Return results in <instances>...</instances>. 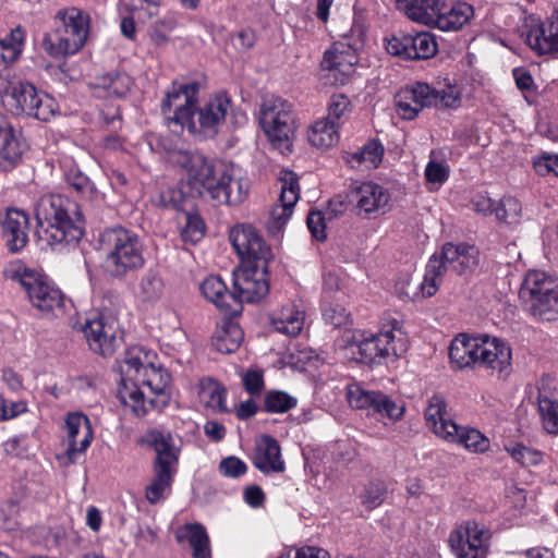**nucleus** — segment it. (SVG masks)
I'll list each match as a JSON object with an SVG mask.
<instances>
[{
	"instance_id": "nucleus-12",
	"label": "nucleus",
	"mask_w": 558,
	"mask_h": 558,
	"mask_svg": "<svg viewBox=\"0 0 558 558\" xmlns=\"http://www.w3.org/2000/svg\"><path fill=\"white\" fill-rule=\"evenodd\" d=\"M258 120L260 126L277 148L288 149L294 131V118L292 105L275 95H267L259 106Z\"/></svg>"
},
{
	"instance_id": "nucleus-29",
	"label": "nucleus",
	"mask_w": 558,
	"mask_h": 558,
	"mask_svg": "<svg viewBox=\"0 0 558 558\" xmlns=\"http://www.w3.org/2000/svg\"><path fill=\"white\" fill-rule=\"evenodd\" d=\"M253 464L260 472L281 473L286 470L281 459V450L278 441L270 436H263L256 444Z\"/></svg>"
},
{
	"instance_id": "nucleus-59",
	"label": "nucleus",
	"mask_w": 558,
	"mask_h": 558,
	"mask_svg": "<svg viewBox=\"0 0 558 558\" xmlns=\"http://www.w3.org/2000/svg\"><path fill=\"white\" fill-rule=\"evenodd\" d=\"M220 472L227 477H239L246 473V464L236 457H228L219 464Z\"/></svg>"
},
{
	"instance_id": "nucleus-28",
	"label": "nucleus",
	"mask_w": 558,
	"mask_h": 558,
	"mask_svg": "<svg viewBox=\"0 0 558 558\" xmlns=\"http://www.w3.org/2000/svg\"><path fill=\"white\" fill-rule=\"evenodd\" d=\"M146 441L156 452L154 468L177 470L180 450L169 432L151 429L146 434Z\"/></svg>"
},
{
	"instance_id": "nucleus-39",
	"label": "nucleus",
	"mask_w": 558,
	"mask_h": 558,
	"mask_svg": "<svg viewBox=\"0 0 558 558\" xmlns=\"http://www.w3.org/2000/svg\"><path fill=\"white\" fill-rule=\"evenodd\" d=\"M63 177L70 187L88 201H97L101 197L94 183L70 159L62 162Z\"/></svg>"
},
{
	"instance_id": "nucleus-9",
	"label": "nucleus",
	"mask_w": 558,
	"mask_h": 558,
	"mask_svg": "<svg viewBox=\"0 0 558 558\" xmlns=\"http://www.w3.org/2000/svg\"><path fill=\"white\" fill-rule=\"evenodd\" d=\"M4 276L22 287L32 306L38 311L52 313L63 307L62 292L45 275L21 260L11 262L4 269Z\"/></svg>"
},
{
	"instance_id": "nucleus-37",
	"label": "nucleus",
	"mask_w": 558,
	"mask_h": 558,
	"mask_svg": "<svg viewBox=\"0 0 558 558\" xmlns=\"http://www.w3.org/2000/svg\"><path fill=\"white\" fill-rule=\"evenodd\" d=\"M244 333L240 325L232 320H223L213 336V347L221 353L236 351L243 342Z\"/></svg>"
},
{
	"instance_id": "nucleus-48",
	"label": "nucleus",
	"mask_w": 558,
	"mask_h": 558,
	"mask_svg": "<svg viewBox=\"0 0 558 558\" xmlns=\"http://www.w3.org/2000/svg\"><path fill=\"white\" fill-rule=\"evenodd\" d=\"M521 210V204L517 198L505 196L496 203L493 215H495L499 221L513 223L519 219Z\"/></svg>"
},
{
	"instance_id": "nucleus-43",
	"label": "nucleus",
	"mask_w": 558,
	"mask_h": 558,
	"mask_svg": "<svg viewBox=\"0 0 558 558\" xmlns=\"http://www.w3.org/2000/svg\"><path fill=\"white\" fill-rule=\"evenodd\" d=\"M177 470L154 468V477L146 487L145 497L149 504L155 505L167 497Z\"/></svg>"
},
{
	"instance_id": "nucleus-11",
	"label": "nucleus",
	"mask_w": 558,
	"mask_h": 558,
	"mask_svg": "<svg viewBox=\"0 0 558 558\" xmlns=\"http://www.w3.org/2000/svg\"><path fill=\"white\" fill-rule=\"evenodd\" d=\"M1 101L13 114H26L41 121H48L56 111L52 98L39 93L33 84L22 81L9 82L1 92Z\"/></svg>"
},
{
	"instance_id": "nucleus-42",
	"label": "nucleus",
	"mask_w": 558,
	"mask_h": 558,
	"mask_svg": "<svg viewBox=\"0 0 558 558\" xmlns=\"http://www.w3.org/2000/svg\"><path fill=\"white\" fill-rule=\"evenodd\" d=\"M339 126L323 118L317 120L307 131L311 145L320 149H327L339 142Z\"/></svg>"
},
{
	"instance_id": "nucleus-7",
	"label": "nucleus",
	"mask_w": 558,
	"mask_h": 558,
	"mask_svg": "<svg viewBox=\"0 0 558 558\" xmlns=\"http://www.w3.org/2000/svg\"><path fill=\"white\" fill-rule=\"evenodd\" d=\"M58 26L44 35L43 49L53 59H61L80 51L89 34V15L77 8L58 12Z\"/></svg>"
},
{
	"instance_id": "nucleus-46",
	"label": "nucleus",
	"mask_w": 558,
	"mask_h": 558,
	"mask_svg": "<svg viewBox=\"0 0 558 558\" xmlns=\"http://www.w3.org/2000/svg\"><path fill=\"white\" fill-rule=\"evenodd\" d=\"M24 38V32L17 27L0 39V65L8 66L19 59L23 50Z\"/></svg>"
},
{
	"instance_id": "nucleus-18",
	"label": "nucleus",
	"mask_w": 558,
	"mask_h": 558,
	"mask_svg": "<svg viewBox=\"0 0 558 558\" xmlns=\"http://www.w3.org/2000/svg\"><path fill=\"white\" fill-rule=\"evenodd\" d=\"M280 197L269 214L267 228L270 233L277 234L291 218L294 206L300 197L298 175L290 170H281L279 173Z\"/></svg>"
},
{
	"instance_id": "nucleus-36",
	"label": "nucleus",
	"mask_w": 558,
	"mask_h": 558,
	"mask_svg": "<svg viewBox=\"0 0 558 558\" xmlns=\"http://www.w3.org/2000/svg\"><path fill=\"white\" fill-rule=\"evenodd\" d=\"M163 292V279L153 269L146 270L133 287L135 298L142 303H156L162 298Z\"/></svg>"
},
{
	"instance_id": "nucleus-64",
	"label": "nucleus",
	"mask_w": 558,
	"mask_h": 558,
	"mask_svg": "<svg viewBox=\"0 0 558 558\" xmlns=\"http://www.w3.org/2000/svg\"><path fill=\"white\" fill-rule=\"evenodd\" d=\"M425 177L430 183L441 184L448 178V169L442 163L430 161L425 168Z\"/></svg>"
},
{
	"instance_id": "nucleus-44",
	"label": "nucleus",
	"mask_w": 558,
	"mask_h": 558,
	"mask_svg": "<svg viewBox=\"0 0 558 558\" xmlns=\"http://www.w3.org/2000/svg\"><path fill=\"white\" fill-rule=\"evenodd\" d=\"M446 272L447 266L444 262L436 255L432 256L426 265L424 278L418 286L423 298H430L437 293Z\"/></svg>"
},
{
	"instance_id": "nucleus-16",
	"label": "nucleus",
	"mask_w": 558,
	"mask_h": 558,
	"mask_svg": "<svg viewBox=\"0 0 558 558\" xmlns=\"http://www.w3.org/2000/svg\"><path fill=\"white\" fill-rule=\"evenodd\" d=\"M386 50L403 60H424L437 53L438 45L435 36L428 32L399 33L387 39Z\"/></svg>"
},
{
	"instance_id": "nucleus-1",
	"label": "nucleus",
	"mask_w": 558,
	"mask_h": 558,
	"mask_svg": "<svg viewBox=\"0 0 558 558\" xmlns=\"http://www.w3.org/2000/svg\"><path fill=\"white\" fill-rule=\"evenodd\" d=\"M155 352L133 347L125 352L120 365L123 384L120 399L138 417L146 415L149 409H162L169 402L166 390L170 376L155 366Z\"/></svg>"
},
{
	"instance_id": "nucleus-55",
	"label": "nucleus",
	"mask_w": 558,
	"mask_h": 558,
	"mask_svg": "<svg viewBox=\"0 0 558 558\" xmlns=\"http://www.w3.org/2000/svg\"><path fill=\"white\" fill-rule=\"evenodd\" d=\"M205 234V223L198 215L187 214L185 216V226L182 230L184 241L192 243L198 242Z\"/></svg>"
},
{
	"instance_id": "nucleus-14",
	"label": "nucleus",
	"mask_w": 558,
	"mask_h": 558,
	"mask_svg": "<svg viewBox=\"0 0 558 558\" xmlns=\"http://www.w3.org/2000/svg\"><path fill=\"white\" fill-rule=\"evenodd\" d=\"M267 265L241 264L233 271V306L241 308L243 302L253 303L262 300L269 291L267 279Z\"/></svg>"
},
{
	"instance_id": "nucleus-34",
	"label": "nucleus",
	"mask_w": 558,
	"mask_h": 558,
	"mask_svg": "<svg viewBox=\"0 0 558 558\" xmlns=\"http://www.w3.org/2000/svg\"><path fill=\"white\" fill-rule=\"evenodd\" d=\"M396 5L411 21L429 26L434 14L440 12L441 0H396Z\"/></svg>"
},
{
	"instance_id": "nucleus-51",
	"label": "nucleus",
	"mask_w": 558,
	"mask_h": 558,
	"mask_svg": "<svg viewBox=\"0 0 558 558\" xmlns=\"http://www.w3.org/2000/svg\"><path fill=\"white\" fill-rule=\"evenodd\" d=\"M510 457L523 466L537 465L543 460V453L533 448H529L521 444H513L506 447Z\"/></svg>"
},
{
	"instance_id": "nucleus-6",
	"label": "nucleus",
	"mask_w": 558,
	"mask_h": 558,
	"mask_svg": "<svg viewBox=\"0 0 558 558\" xmlns=\"http://www.w3.org/2000/svg\"><path fill=\"white\" fill-rule=\"evenodd\" d=\"M425 421L435 436L447 442L462 446L473 453H484L489 449V439L480 430L458 425L451 418L447 403L441 396L435 395L428 400Z\"/></svg>"
},
{
	"instance_id": "nucleus-61",
	"label": "nucleus",
	"mask_w": 558,
	"mask_h": 558,
	"mask_svg": "<svg viewBox=\"0 0 558 558\" xmlns=\"http://www.w3.org/2000/svg\"><path fill=\"white\" fill-rule=\"evenodd\" d=\"M183 193L175 187H168L160 191L156 203L163 207L179 209L183 203Z\"/></svg>"
},
{
	"instance_id": "nucleus-49",
	"label": "nucleus",
	"mask_w": 558,
	"mask_h": 558,
	"mask_svg": "<svg viewBox=\"0 0 558 558\" xmlns=\"http://www.w3.org/2000/svg\"><path fill=\"white\" fill-rule=\"evenodd\" d=\"M386 494L387 489L384 482L372 481L365 485L363 492L360 494V499L367 510H373L384 502Z\"/></svg>"
},
{
	"instance_id": "nucleus-35",
	"label": "nucleus",
	"mask_w": 558,
	"mask_h": 558,
	"mask_svg": "<svg viewBox=\"0 0 558 558\" xmlns=\"http://www.w3.org/2000/svg\"><path fill=\"white\" fill-rule=\"evenodd\" d=\"M179 543L186 541L193 549V558H209L211 550L209 537L202 524L190 523L179 527L175 532Z\"/></svg>"
},
{
	"instance_id": "nucleus-2",
	"label": "nucleus",
	"mask_w": 558,
	"mask_h": 558,
	"mask_svg": "<svg viewBox=\"0 0 558 558\" xmlns=\"http://www.w3.org/2000/svg\"><path fill=\"white\" fill-rule=\"evenodd\" d=\"M171 160L187 171L190 186L219 205H239L248 194V180L233 163L213 162L202 155L178 151Z\"/></svg>"
},
{
	"instance_id": "nucleus-31",
	"label": "nucleus",
	"mask_w": 558,
	"mask_h": 558,
	"mask_svg": "<svg viewBox=\"0 0 558 558\" xmlns=\"http://www.w3.org/2000/svg\"><path fill=\"white\" fill-rule=\"evenodd\" d=\"M439 11L434 14L429 26L444 32L460 29L473 15V8L465 2H459L448 9L445 1L441 0Z\"/></svg>"
},
{
	"instance_id": "nucleus-23",
	"label": "nucleus",
	"mask_w": 558,
	"mask_h": 558,
	"mask_svg": "<svg viewBox=\"0 0 558 558\" xmlns=\"http://www.w3.org/2000/svg\"><path fill=\"white\" fill-rule=\"evenodd\" d=\"M66 450L70 462H75L90 446L94 438L89 418L83 413H70L65 418Z\"/></svg>"
},
{
	"instance_id": "nucleus-8",
	"label": "nucleus",
	"mask_w": 558,
	"mask_h": 558,
	"mask_svg": "<svg viewBox=\"0 0 558 558\" xmlns=\"http://www.w3.org/2000/svg\"><path fill=\"white\" fill-rule=\"evenodd\" d=\"M519 298L526 312L539 320L558 319V277L531 270L522 282Z\"/></svg>"
},
{
	"instance_id": "nucleus-15",
	"label": "nucleus",
	"mask_w": 558,
	"mask_h": 558,
	"mask_svg": "<svg viewBox=\"0 0 558 558\" xmlns=\"http://www.w3.org/2000/svg\"><path fill=\"white\" fill-rule=\"evenodd\" d=\"M347 400L354 409L365 410L368 414H379L391 421L400 420L404 413L403 403H397L387 395L367 390L356 383L348 386Z\"/></svg>"
},
{
	"instance_id": "nucleus-5",
	"label": "nucleus",
	"mask_w": 558,
	"mask_h": 558,
	"mask_svg": "<svg viewBox=\"0 0 558 558\" xmlns=\"http://www.w3.org/2000/svg\"><path fill=\"white\" fill-rule=\"evenodd\" d=\"M408 335L403 329V319L398 313H385L380 319L378 333L355 330L350 344L352 352L359 354L363 363H373L378 359L399 357L407 352Z\"/></svg>"
},
{
	"instance_id": "nucleus-33",
	"label": "nucleus",
	"mask_w": 558,
	"mask_h": 558,
	"mask_svg": "<svg viewBox=\"0 0 558 558\" xmlns=\"http://www.w3.org/2000/svg\"><path fill=\"white\" fill-rule=\"evenodd\" d=\"M478 337L459 335L449 347V359L453 368L462 369L477 365Z\"/></svg>"
},
{
	"instance_id": "nucleus-20",
	"label": "nucleus",
	"mask_w": 558,
	"mask_h": 558,
	"mask_svg": "<svg viewBox=\"0 0 558 558\" xmlns=\"http://www.w3.org/2000/svg\"><path fill=\"white\" fill-rule=\"evenodd\" d=\"M357 56L347 44L335 43L324 53L320 66L326 72L325 77L333 84L343 85L355 71Z\"/></svg>"
},
{
	"instance_id": "nucleus-58",
	"label": "nucleus",
	"mask_w": 558,
	"mask_h": 558,
	"mask_svg": "<svg viewBox=\"0 0 558 558\" xmlns=\"http://www.w3.org/2000/svg\"><path fill=\"white\" fill-rule=\"evenodd\" d=\"M25 412H27V404L25 401L9 402L0 393V421H9Z\"/></svg>"
},
{
	"instance_id": "nucleus-60",
	"label": "nucleus",
	"mask_w": 558,
	"mask_h": 558,
	"mask_svg": "<svg viewBox=\"0 0 558 558\" xmlns=\"http://www.w3.org/2000/svg\"><path fill=\"white\" fill-rule=\"evenodd\" d=\"M277 558H330L329 554L319 547L305 546L280 554Z\"/></svg>"
},
{
	"instance_id": "nucleus-26",
	"label": "nucleus",
	"mask_w": 558,
	"mask_h": 558,
	"mask_svg": "<svg viewBox=\"0 0 558 558\" xmlns=\"http://www.w3.org/2000/svg\"><path fill=\"white\" fill-rule=\"evenodd\" d=\"M29 218L20 209H9L2 222V234L10 252L17 253L28 242Z\"/></svg>"
},
{
	"instance_id": "nucleus-19",
	"label": "nucleus",
	"mask_w": 558,
	"mask_h": 558,
	"mask_svg": "<svg viewBox=\"0 0 558 558\" xmlns=\"http://www.w3.org/2000/svg\"><path fill=\"white\" fill-rule=\"evenodd\" d=\"M348 202L357 216L376 217L390 210V194L381 185L363 182L351 187Z\"/></svg>"
},
{
	"instance_id": "nucleus-63",
	"label": "nucleus",
	"mask_w": 558,
	"mask_h": 558,
	"mask_svg": "<svg viewBox=\"0 0 558 558\" xmlns=\"http://www.w3.org/2000/svg\"><path fill=\"white\" fill-rule=\"evenodd\" d=\"M324 318L328 324L340 327L348 322L349 314L343 306L335 305L325 308Z\"/></svg>"
},
{
	"instance_id": "nucleus-53",
	"label": "nucleus",
	"mask_w": 558,
	"mask_h": 558,
	"mask_svg": "<svg viewBox=\"0 0 558 558\" xmlns=\"http://www.w3.org/2000/svg\"><path fill=\"white\" fill-rule=\"evenodd\" d=\"M410 93L411 100H415L423 110L425 107H432L436 102L435 88L426 83H415L405 88Z\"/></svg>"
},
{
	"instance_id": "nucleus-47",
	"label": "nucleus",
	"mask_w": 558,
	"mask_h": 558,
	"mask_svg": "<svg viewBox=\"0 0 558 558\" xmlns=\"http://www.w3.org/2000/svg\"><path fill=\"white\" fill-rule=\"evenodd\" d=\"M351 110L350 99L343 94H335L329 99L325 119L340 128L348 120Z\"/></svg>"
},
{
	"instance_id": "nucleus-17",
	"label": "nucleus",
	"mask_w": 558,
	"mask_h": 558,
	"mask_svg": "<svg viewBox=\"0 0 558 558\" xmlns=\"http://www.w3.org/2000/svg\"><path fill=\"white\" fill-rule=\"evenodd\" d=\"M230 241L241 264L267 265L271 258V250L257 230L251 225H238L230 231Z\"/></svg>"
},
{
	"instance_id": "nucleus-21",
	"label": "nucleus",
	"mask_w": 558,
	"mask_h": 558,
	"mask_svg": "<svg viewBox=\"0 0 558 558\" xmlns=\"http://www.w3.org/2000/svg\"><path fill=\"white\" fill-rule=\"evenodd\" d=\"M511 348L496 337H478L477 366L497 372L509 373L511 369Z\"/></svg>"
},
{
	"instance_id": "nucleus-4",
	"label": "nucleus",
	"mask_w": 558,
	"mask_h": 558,
	"mask_svg": "<svg viewBox=\"0 0 558 558\" xmlns=\"http://www.w3.org/2000/svg\"><path fill=\"white\" fill-rule=\"evenodd\" d=\"M102 269L111 278L122 279L145 265L144 244L137 233L123 227L104 230L98 239Z\"/></svg>"
},
{
	"instance_id": "nucleus-25",
	"label": "nucleus",
	"mask_w": 558,
	"mask_h": 558,
	"mask_svg": "<svg viewBox=\"0 0 558 558\" xmlns=\"http://www.w3.org/2000/svg\"><path fill=\"white\" fill-rule=\"evenodd\" d=\"M536 400L543 429L549 435H558V397L551 378L541 379Z\"/></svg>"
},
{
	"instance_id": "nucleus-40",
	"label": "nucleus",
	"mask_w": 558,
	"mask_h": 558,
	"mask_svg": "<svg viewBox=\"0 0 558 558\" xmlns=\"http://www.w3.org/2000/svg\"><path fill=\"white\" fill-rule=\"evenodd\" d=\"M23 154V144L17 131L8 118L0 112V158L10 162L17 161Z\"/></svg>"
},
{
	"instance_id": "nucleus-54",
	"label": "nucleus",
	"mask_w": 558,
	"mask_h": 558,
	"mask_svg": "<svg viewBox=\"0 0 558 558\" xmlns=\"http://www.w3.org/2000/svg\"><path fill=\"white\" fill-rule=\"evenodd\" d=\"M411 99L412 97H410V93L405 88L396 96L397 112L402 119L412 120L422 111L417 102Z\"/></svg>"
},
{
	"instance_id": "nucleus-10",
	"label": "nucleus",
	"mask_w": 558,
	"mask_h": 558,
	"mask_svg": "<svg viewBox=\"0 0 558 558\" xmlns=\"http://www.w3.org/2000/svg\"><path fill=\"white\" fill-rule=\"evenodd\" d=\"M199 85L197 82L184 84L173 83L161 105L162 113L171 132L175 134L187 130L196 134L194 120L195 106L198 100Z\"/></svg>"
},
{
	"instance_id": "nucleus-45",
	"label": "nucleus",
	"mask_w": 558,
	"mask_h": 558,
	"mask_svg": "<svg viewBox=\"0 0 558 558\" xmlns=\"http://www.w3.org/2000/svg\"><path fill=\"white\" fill-rule=\"evenodd\" d=\"M383 155V146L372 141L365 144L360 150L350 154L347 160L352 168L364 167L366 169H373L379 165Z\"/></svg>"
},
{
	"instance_id": "nucleus-22",
	"label": "nucleus",
	"mask_w": 558,
	"mask_h": 558,
	"mask_svg": "<svg viewBox=\"0 0 558 558\" xmlns=\"http://www.w3.org/2000/svg\"><path fill=\"white\" fill-rule=\"evenodd\" d=\"M82 331L94 352L101 355H110L114 352L118 337L117 327L111 318L99 315L87 319Z\"/></svg>"
},
{
	"instance_id": "nucleus-13",
	"label": "nucleus",
	"mask_w": 558,
	"mask_h": 558,
	"mask_svg": "<svg viewBox=\"0 0 558 558\" xmlns=\"http://www.w3.org/2000/svg\"><path fill=\"white\" fill-rule=\"evenodd\" d=\"M492 532L484 524L468 520L449 534L448 545L456 558H487Z\"/></svg>"
},
{
	"instance_id": "nucleus-32",
	"label": "nucleus",
	"mask_w": 558,
	"mask_h": 558,
	"mask_svg": "<svg viewBox=\"0 0 558 558\" xmlns=\"http://www.w3.org/2000/svg\"><path fill=\"white\" fill-rule=\"evenodd\" d=\"M202 295L214 303L217 307L223 310L227 314L238 313L233 306L234 295L228 290L225 281L216 275L206 277L199 287Z\"/></svg>"
},
{
	"instance_id": "nucleus-3",
	"label": "nucleus",
	"mask_w": 558,
	"mask_h": 558,
	"mask_svg": "<svg viewBox=\"0 0 558 558\" xmlns=\"http://www.w3.org/2000/svg\"><path fill=\"white\" fill-rule=\"evenodd\" d=\"M39 241L51 248L76 242L82 231L75 226L81 219L76 203L60 194L41 196L35 204Z\"/></svg>"
},
{
	"instance_id": "nucleus-62",
	"label": "nucleus",
	"mask_w": 558,
	"mask_h": 558,
	"mask_svg": "<svg viewBox=\"0 0 558 558\" xmlns=\"http://www.w3.org/2000/svg\"><path fill=\"white\" fill-rule=\"evenodd\" d=\"M306 223L310 232L315 239L318 241L326 239L325 215L322 211H311L308 214Z\"/></svg>"
},
{
	"instance_id": "nucleus-57",
	"label": "nucleus",
	"mask_w": 558,
	"mask_h": 558,
	"mask_svg": "<svg viewBox=\"0 0 558 558\" xmlns=\"http://www.w3.org/2000/svg\"><path fill=\"white\" fill-rule=\"evenodd\" d=\"M533 167L539 175L550 173L558 177V155H541L533 159Z\"/></svg>"
},
{
	"instance_id": "nucleus-50",
	"label": "nucleus",
	"mask_w": 558,
	"mask_h": 558,
	"mask_svg": "<svg viewBox=\"0 0 558 558\" xmlns=\"http://www.w3.org/2000/svg\"><path fill=\"white\" fill-rule=\"evenodd\" d=\"M296 405V399L284 391H269L265 396L264 407L269 413H284Z\"/></svg>"
},
{
	"instance_id": "nucleus-30",
	"label": "nucleus",
	"mask_w": 558,
	"mask_h": 558,
	"mask_svg": "<svg viewBox=\"0 0 558 558\" xmlns=\"http://www.w3.org/2000/svg\"><path fill=\"white\" fill-rule=\"evenodd\" d=\"M438 258L447 266V271L452 270L462 275L477 265L478 252L472 245L447 243Z\"/></svg>"
},
{
	"instance_id": "nucleus-38",
	"label": "nucleus",
	"mask_w": 558,
	"mask_h": 558,
	"mask_svg": "<svg viewBox=\"0 0 558 558\" xmlns=\"http://www.w3.org/2000/svg\"><path fill=\"white\" fill-rule=\"evenodd\" d=\"M197 396L201 404L214 412L223 413L229 411L226 403V388L210 377L199 380Z\"/></svg>"
},
{
	"instance_id": "nucleus-56",
	"label": "nucleus",
	"mask_w": 558,
	"mask_h": 558,
	"mask_svg": "<svg viewBox=\"0 0 558 558\" xmlns=\"http://www.w3.org/2000/svg\"><path fill=\"white\" fill-rule=\"evenodd\" d=\"M435 107L457 108L461 102V94L457 86H448L440 90L435 88Z\"/></svg>"
},
{
	"instance_id": "nucleus-52",
	"label": "nucleus",
	"mask_w": 558,
	"mask_h": 558,
	"mask_svg": "<svg viewBox=\"0 0 558 558\" xmlns=\"http://www.w3.org/2000/svg\"><path fill=\"white\" fill-rule=\"evenodd\" d=\"M100 85L116 96H124L131 88L132 80L122 73H109L101 77Z\"/></svg>"
},
{
	"instance_id": "nucleus-41",
	"label": "nucleus",
	"mask_w": 558,
	"mask_h": 558,
	"mask_svg": "<svg viewBox=\"0 0 558 558\" xmlns=\"http://www.w3.org/2000/svg\"><path fill=\"white\" fill-rule=\"evenodd\" d=\"M271 325L278 332L295 337L303 329L304 312L294 304L287 305L271 318Z\"/></svg>"
},
{
	"instance_id": "nucleus-24",
	"label": "nucleus",
	"mask_w": 558,
	"mask_h": 558,
	"mask_svg": "<svg viewBox=\"0 0 558 558\" xmlns=\"http://www.w3.org/2000/svg\"><path fill=\"white\" fill-rule=\"evenodd\" d=\"M231 107V99L226 94H217L197 111L196 133L214 136L225 123Z\"/></svg>"
},
{
	"instance_id": "nucleus-27",
	"label": "nucleus",
	"mask_w": 558,
	"mask_h": 558,
	"mask_svg": "<svg viewBox=\"0 0 558 558\" xmlns=\"http://www.w3.org/2000/svg\"><path fill=\"white\" fill-rule=\"evenodd\" d=\"M527 44L538 54L558 52V9L529 31Z\"/></svg>"
}]
</instances>
